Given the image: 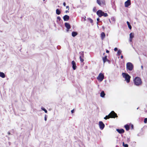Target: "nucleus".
I'll return each mask as SVG.
<instances>
[{"instance_id":"f257e3e1","label":"nucleus","mask_w":147,"mask_h":147,"mask_svg":"<svg viewBox=\"0 0 147 147\" xmlns=\"http://www.w3.org/2000/svg\"><path fill=\"white\" fill-rule=\"evenodd\" d=\"M133 81L134 84L137 86H139L141 85L142 83L141 80L139 77H136L134 79Z\"/></svg>"},{"instance_id":"f03ea898","label":"nucleus","mask_w":147,"mask_h":147,"mask_svg":"<svg viewBox=\"0 0 147 147\" xmlns=\"http://www.w3.org/2000/svg\"><path fill=\"white\" fill-rule=\"evenodd\" d=\"M117 116L116 113L113 111H112L111 113L108 115L106 116L104 118L105 119H109L110 118H115V117H117Z\"/></svg>"},{"instance_id":"7ed1b4c3","label":"nucleus","mask_w":147,"mask_h":147,"mask_svg":"<svg viewBox=\"0 0 147 147\" xmlns=\"http://www.w3.org/2000/svg\"><path fill=\"white\" fill-rule=\"evenodd\" d=\"M123 77L125 78V80H126L127 83H129L130 82L131 77L127 74L123 73L122 74Z\"/></svg>"},{"instance_id":"20e7f679","label":"nucleus","mask_w":147,"mask_h":147,"mask_svg":"<svg viewBox=\"0 0 147 147\" xmlns=\"http://www.w3.org/2000/svg\"><path fill=\"white\" fill-rule=\"evenodd\" d=\"M126 67L129 71H131L133 69L134 65L131 63L128 62L126 64Z\"/></svg>"},{"instance_id":"39448f33","label":"nucleus","mask_w":147,"mask_h":147,"mask_svg":"<svg viewBox=\"0 0 147 147\" xmlns=\"http://www.w3.org/2000/svg\"><path fill=\"white\" fill-rule=\"evenodd\" d=\"M104 78V75L102 73H100L98 76L97 77V79L100 81H102Z\"/></svg>"},{"instance_id":"423d86ee","label":"nucleus","mask_w":147,"mask_h":147,"mask_svg":"<svg viewBox=\"0 0 147 147\" xmlns=\"http://www.w3.org/2000/svg\"><path fill=\"white\" fill-rule=\"evenodd\" d=\"M99 125L100 129L102 130L105 127V124L102 121H100L99 122Z\"/></svg>"},{"instance_id":"0eeeda50","label":"nucleus","mask_w":147,"mask_h":147,"mask_svg":"<svg viewBox=\"0 0 147 147\" xmlns=\"http://www.w3.org/2000/svg\"><path fill=\"white\" fill-rule=\"evenodd\" d=\"M80 61L82 62L84 61L83 57H84V53L83 52H81L80 53Z\"/></svg>"},{"instance_id":"6e6552de","label":"nucleus","mask_w":147,"mask_h":147,"mask_svg":"<svg viewBox=\"0 0 147 147\" xmlns=\"http://www.w3.org/2000/svg\"><path fill=\"white\" fill-rule=\"evenodd\" d=\"M103 11L100 10H98L96 12L97 14L100 17L103 16Z\"/></svg>"},{"instance_id":"1a4fd4ad","label":"nucleus","mask_w":147,"mask_h":147,"mask_svg":"<svg viewBox=\"0 0 147 147\" xmlns=\"http://www.w3.org/2000/svg\"><path fill=\"white\" fill-rule=\"evenodd\" d=\"M131 4L130 0H127L125 3V6L126 7H128Z\"/></svg>"},{"instance_id":"9d476101","label":"nucleus","mask_w":147,"mask_h":147,"mask_svg":"<svg viewBox=\"0 0 147 147\" xmlns=\"http://www.w3.org/2000/svg\"><path fill=\"white\" fill-rule=\"evenodd\" d=\"M65 27L67 29V31H68L69 29H70L71 28L70 25L67 22L65 23Z\"/></svg>"},{"instance_id":"9b49d317","label":"nucleus","mask_w":147,"mask_h":147,"mask_svg":"<svg viewBox=\"0 0 147 147\" xmlns=\"http://www.w3.org/2000/svg\"><path fill=\"white\" fill-rule=\"evenodd\" d=\"M71 64L72 65V68L74 70H75L76 68L75 62L74 61H73L71 62Z\"/></svg>"},{"instance_id":"f8f14e48","label":"nucleus","mask_w":147,"mask_h":147,"mask_svg":"<svg viewBox=\"0 0 147 147\" xmlns=\"http://www.w3.org/2000/svg\"><path fill=\"white\" fill-rule=\"evenodd\" d=\"M69 19V17L67 15H65L63 17V19L64 21H67Z\"/></svg>"},{"instance_id":"ddd939ff","label":"nucleus","mask_w":147,"mask_h":147,"mask_svg":"<svg viewBox=\"0 0 147 147\" xmlns=\"http://www.w3.org/2000/svg\"><path fill=\"white\" fill-rule=\"evenodd\" d=\"M116 131L119 134H121L124 133V130L123 129H117Z\"/></svg>"},{"instance_id":"4468645a","label":"nucleus","mask_w":147,"mask_h":147,"mask_svg":"<svg viewBox=\"0 0 147 147\" xmlns=\"http://www.w3.org/2000/svg\"><path fill=\"white\" fill-rule=\"evenodd\" d=\"M105 92L103 91H102L100 93V96L101 97L103 98L105 97Z\"/></svg>"},{"instance_id":"2eb2a0df","label":"nucleus","mask_w":147,"mask_h":147,"mask_svg":"<svg viewBox=\"0 0 147 147\" xmlns=\"http://www.w3.org/2000/svg\"><path fill=\"white\" fill-rule=\"evenodd\" d=\"M78 34L77 32H76L73 31L72 32L71 35L72 36L74 37L76 36Z\"/></svg>"},{"instance_id":"dca6fc26","label":"nucleus","mask_w":147,"mask_h":147,"mask_svg":"<svg viewBox=\"0 0 147 147\" xmlns=\"http://www.w3.org/2000/svg\"><path fill=\"white\" fill-rule=\"evenodd\" d=\"M0 77L3 78H4L5 77V74L3 73L0 71Z\"/></svg>"},{"instance_id":"f3484780","label":"nucleus","mask_w":147,"mask_h":147,"mask_svg":"<svg viewBox=\"0 0 147 147\" xmlns=\"http://www.w3.org/2000/svg\"><path fill=\"white\" fill-rule=\"evenodd\" d=\"M105 34L104 32H102L101 34V37L102 39H103L105 37Z\"/></svg>"},{"instance_id":"a211bd4d","label":"nucleus","mask_w":147,"mask_h":147,"mask_svg":"<svg viewBox=\"0 0 147 147\" xmlns=\"http://www.w3.org/2000/svg\"><path fill=\"white\" fill-rule=\"evenodd\" d=\"M127 24L129 28L131 30V29L132 27L130 25L129 22L128 21L127 22Z\"/></svg>"},{"instance_id":"6ab92c4d","label":"nucleus","mask_w":147,"mask_h":147,"mask_svg":"<svg viewBox=\"0 0 147 147\" xmlns=\"http://www.w3.org/2000/svg\"><path fill=\"white\" fill-rule=\"evenodd\" d=\"M126 129L127 131H128L129 129V126L127 125H126L124 126Z\"/></svg>"},{"instance_id":"aec40b11","label":"nucleus","mask_w":147,"mask_h":147,"mask_svg":"<svg viewBox=\"0 0 147 147\" xmlns=\"http://www.w3.org/2000/svg\"><path fill=\"white\" fill-rule=\"evenodd\" d=\"M134 36V34L133 33H131L129 34V38H133Z\"/></svg>"},{"instance_id":"412c9836","label":"nucleus","mask_w":147,"mask_h":147,"mask_svg":"<svg viewBox=\"0 0 147 147\" xmlns=\"http://www.w3.org/2000/svg\"><path fill=\"white\" fill-rule=\"evenodd\" d=\"M102 59L104 63L106 62L107 61V56H105L104 57H103Z\"/></svg>"},{"instance_id":"4be33fe9","label":"nucleus","mask_w":147,"mask_h":147,"mask_svg":"<svg viewBox=\"0 0 147 147\" xmlns=\"http://www.w3.org/2000/svg\"><path fill=\"white\" fill-rule=\"evenodd\" d=\"M56 13L57 15H59L61 13V11L59 9H57L56 10Z\"/></svg>"},{"instance_id":"5701e85b","label":"nucleus","mask_w":147,"mask_h":147,"mask_svg":"<svg viewBox=\"0 0 147 147\" xmlns=\"http://www.w3.org/2000/svg\"><path fill=\"white\" fill-rule=\"evenodd\" d=\"M97 3L100 6H102L101 5V0H97L96 1Z\"/></svg>"},{"instance_id":"b1692460","label":"nucleus","mask_w":147,"mask_h":147,"mask_svg":"<svg viewBox=\"0 0 147 147\" xmlns=\"http://www.w3.org/2000/svg\"><path fill=\"white\" fill-rule=\"evenodd\" d=\"M88 21L91 23L92 24V25H93V20L90 18H88Z\"/></svg>"},{"instance_id":"393cba45","label":"nucleus","mask_w":147,"mask_h":147,"mask_svg":"<svg viewBox=\"0 0 147 147\" xmlns=\"http://www.w3.org/2000/svg\"><path fill=\"white\" fill-rule=\"evenodd\" d=\"M101 5H105V1L104 0H101Z\"/></svg>"},{"instance_id":"a878e982","label":"nucleus","mask_w":147,"mask_h":147,"mask_svg":"<svg viewBox=\"0 0 147 147\" xmlns=\"http://www.w3.org/2000/svg\"><path fill=\"white\" fill-rule=\"evenodd\" d=\"M121 52L122 51L120 49H119L118 50L117 54L118 55H119L121 54Z\"/></svg>"},{"instance_id":"bb28decb","label":"nucleus","mask_w":147,"mask_h":147,"mask_svg":"<svg viewBox=\"0 0 147 147\" xmlns=\"http://www.w3.org/2000/svg\"><path fill=\"white\" fill-rule=\"evenodd\" d=\"M41 109L43 111H44L45 113H47V111L43 107H41Z\"/></svg>"},{"instance_id":"cd10ccee","label":"nucleus","mask_w":147,"mask_h":147,"mask_svg":"<svg viewBox=\"0 0 147 147\" xmlns=\"http://www.w3.org/2000/svg\"><path fill=\"white\" fill-rule=\"evenodd\" d=\"M123 146L124 147H128V144H125L124 142L123 143Z\"/></svg>"},{"instance_id":"c85d7f7f","label":"nucleus","mask_w":147,"mask_h":147,"mask_svg":"<svg viewBox=\"0 0 147 147\" xmlns=\"http://www.w3.org/2000/svg\"><path fill=\"white\" fill-rule=\"evenodd\" d=\"M103 16H104L105 17H106L108 16V14L107 13H105L104 12H103Z\"/></svg>"},{"instance_id":"c756f323","label":"nucleus","mask_w":147,"mask_h":147,"mask_svg":"<svg viewBox=\"0 0 147 147\" xmlns=\"http://www.w3.org/2000/svg\"><path fill=\"white\" fill-rule=\"evenodd\" d=\"M111 19L114 22L115 21V19L114 17H112L111 18Z\"/></svg>"},{"instance_id":"7c9ffc66","label":"nucleus","mask_w":147,"mask_h":147,"mask_svg":"<svg viewBox=\"0 0 147 147\" xmlns=\"http://www.w3.org/2000/svg\"><path fill=\"white\" fill-rule=\"evenodd\" d=\"M144 122L145 123H146L147 122V118H145L144 119Z\"/></svg>"},{"instance_id":"2f4dec72","label":"nucleus","mask_w":147,"mask_h":147,"mask_svg":"<svg viewBox=\"0 0 147 147\" xmlns=\"http://www.w3.org/2000/svg\"><path fill=\"white\" fill-rule=\"evenodd\" d=\"M93 11H94V12H96V7H94L93 8Z\"/></svg>"},{"instance_id":"473e14b6","label":"nucleus","mask_w":147,"mask_h":147,"mask_svg":"<svg viewBox=\"0 0 147 147\" xmlns=\"http://www.w3.org/2000/svg\"><path fill=\"white\" fill-rule=\"evenodd\" d=\"M57 19L59 21H60L61 20V18L59 16H58L57 17Z\"/></svg>"},{"instance_id":"72a5a7b5","label":"nucleus","mask_w":147,"mask_h":147,"mask_svg":"<svg viewBox=\"0 0 147 147\" xmlns=\"http://www.w3.org/2000/svg\"><path fill=\"white\" fill-rule=\"evenodd\" d=\"M45 121H46L47 120V116L46 115H45Z\"/></svg>"},{"instance_id":"f704fd0d","label":"nucleus","mask_w":147,"mask_h":147,"mask_svg":"<svg viewBox=\"0 0 147 147\" xmlns=\"http://www.w3.org/2000/svg\"><path fill=\"white\" fill-rule=\"evenodd\" d=\"M114 50L115 51H117V50H118V48L117 47H115L114 49Z\"/></svg>"},{"instance_id":"c9c22d12","label":"nucleus","mask_w":147,"mask_h":147,"mask_svg":"<svg viewBox=\"0 0 147 147\" xmlns=\"http://www.w3.org/2000/svg\"><path fill=\"white\" fill-rule=\"evenodd\" d=\"M127 141L128 142H129L130 141V139L129 138H127Z\"/></svg>"},{"instance_id":"e433bc0d","label":"nucleus","mask_w":147,"mask_h":147,"mask_svg":"<svg viewBox=\"0 0 147 147\" xmlns=\"http://www.w3.org/2000/svg\"><path fill=\"white\" fill-rule=\"evenodd\" d=\"M132 38H129V41H130V42H132Z\"/></svg>"},{"instance_id":"4c0bfd02","label":"nucleus","mask_w":147,"mask_h":147,"mask_svg":"<svg viewBox=\"0 0 147 147\" xmlns=\"http://www.w3.org/2000/svg\"><path fill=\"white\" fill-rule=\"evenodd\" d=\"M57 48L58 49H60V47L59 46H57Z\"/></svg>"},{"instance_id":"58836bf2","label":"nucleus","mask_w":147,"mask_h":147,"mask_svg":"<svg viewBox=\"0 0 147 147\" xmlns=\"http://www.w3.org/2000/svg\"><path fill=\"white\" fill-rule=\"evenodd\" d=\"M71 113H74V109L72 110L71 111Z\"/></svg>"},{"instance_id":"ea45409f","label":"nucleus","mask_w":147,"mask_h":147,"mask_svg":"<svg viewBox=\"0 0 147 147\" xmlns=\"http://www.w3.org/2000/svg\"><path fill=\"white\" fill-rule=\"evenodd\" d=\"M63 5L64 6H66V3L65 2H64L63 3Z\"/></svg>"},{"instance_id":"a19ab883","label":"nucleus","mask_w":147,"mask_h":147,"mask_svg":"<svg viewBox=\"0 0 147 147\" xmlns=\"http://www.w3.org/2000/svg\"><path fill=\"white\" fill-rule=\"evenodd\" d=\"M66 8L68 9V10L69 9V7L68 6H67L66 7Z\"/></svg>"},{"instance_id":"79ce46f5","label":"nucleus","mask_w":147,"mask_h":147,"mask_svg":"<svg viewBox=\"0 0 147 147\" xmlns=\"http://www.w3.org/2000/svg\"><path fill=\"white\" fill-rule=\"evenodd\" d=\"M109 51H108V50H107L106 51V52L107 53H109Z\"/></svg>"},{"instance_id":"37998d69","label":"nucleus","mask_w":147,"mask_h":147,"mask_svg":"<svg viewBox=\"0 0 147 147\" xmlns=\"http://www.w3.org/2000/svg\"><path fill=\"white\" fill-rule=\"evenodd\" d=\"M100 20V19L99 18H98L97 19V21H99Z\"/></svg>"},{"instance_id":"c03bdc74","label":"nucleus","mask_w":147,"mask_h":147,"mask_svg":"<svg viewBox=\"0 0 147 147\" xmlns=\"http://www.w3.org/2000/svg\"><path fill=\"white\" fill-rule=\"evenodd\" d=\"M121 59H123V55H121Z\"/></svg>"},{"instance_id":"a18cd8bd","label":"nucleus","mask_w":147,"mask_h":147,"mask_svg":"<svg viewBox=\"0 0 147 147\" xmlns=\"http://www.w3.org/2000/svg\"><path fill=\"white\" fill-rule=\"evenodd\" d=\"M7 133H8V134H9V135L11 134L10 133V132H8Z\"/></svg>"},{"instance_id":"49530a36","label":"nucleus","mask_w":147,"mask_h":147,"mask_svg":"<svg viewBox=\"0 0 147 147\" xmlns=\"http://www.w3.org/2000/svg\"><path fill=\"white\" fill-rule=\"evenodd\" d=\"M141 68L142 69H143V66L142 65L141 66Z\"/></svg>"},{"instance_id":"de8ad7c7","label":"nucleus","mask_w":147,"mask_h":147,"mask_svg":"<svg viewBox=\"0 0 147 147\" xmlns=\"http://www.w3.org/2000/svg\"><path fill=\"white\" fill-rule=\"evenodd\" d=\"M69 12V11L68 10H66L65 11V12L66 13H67V12Z\"/></svg>"},{"instance_id":"09e8293b","label":"nucleus","mask_w":147,"mask_h":147,"mask_svg":"<svg viewBox=\"0 0 147 147\" xmlns=\"http://www.w3.org/2000/svg\"><path fill=\"white\" fill-rule=\"evenodd\" d=\"M109 21L110 22V23H111V21L109 19Z\"/></svg>"},{"instance_id":"8fccbe9b","label":"nucleus","mask_w":147,"mask_h":147,"mask_svg":"<svg viewBox=\"0 0 147 147\" xmlns=\"http://www.w3.org/2000/svg\"><path fill=\"white\" fill-rule=\"evenodd\" d=\"M131 127H132V128H133V125H132V126H131Z\"/></svg>"},{"instance_id":"3c124183","label":"nucleus","mask_w":147,"mask_h":147,"mask_svg":"<svg viewBox=\"0 0 147 147\" xmlns=\"http://www.w3.org/2000/svg\"><path fill=\"white\" fill-rule=\"evenodd\" d=\"M138 108H137V109H138Z\"/></svg>"},{"instance_id":"603ef678","label":"nucleus","mask_w":147,"mask_h":147,"mask_svg":"<svg viewBox=\"0 0 147 147\" xmlns=\"http://www.w3.org/2000/svg\"><path fill=\"white\" fill-rule=\"evenodd\" d=\"M84 20H86V19L85 18V19H84Z\"/></svg>"},{"instance_id":"864d4df0","label":"nucleus","mask_w":147,"mask_h":147,"mask_svg":"<svg viewBox=\"0 0 147 147\" xmlns=\"http://www.w3.org/2000/svg\"><path fill=\"white\" fill-rule=\"evenodd\" d=\"M103 28H104V27L103 26L102 27Z\"/></svg>"},{"instance_id":"5fc2aeb1","label":"nucleus","mask_w":147,"mask_h":147,"mask_svg":"<svg viewBox=\"0 0 147 147\" xmlns=\"http://www.w3.org/2000/svg\"><path fill=\"white\" fill-rule=\"evenodd\" d=\"M97 24H98V22H97Z\"/></svg>"},{"instance_id":"6e6d98bb","label":"nucleus","mask_w":147,"mask_h":147,"mask_svg":"<svg viewBox=\"0 0 147 147\" xmlns=\"http://www.w3.org/2000/svg\"><path fill=\"white\" fill-rule=\"evenodd\" d=\"M43 1H45V0H43Z\"/></svg>"}]
</instances>
